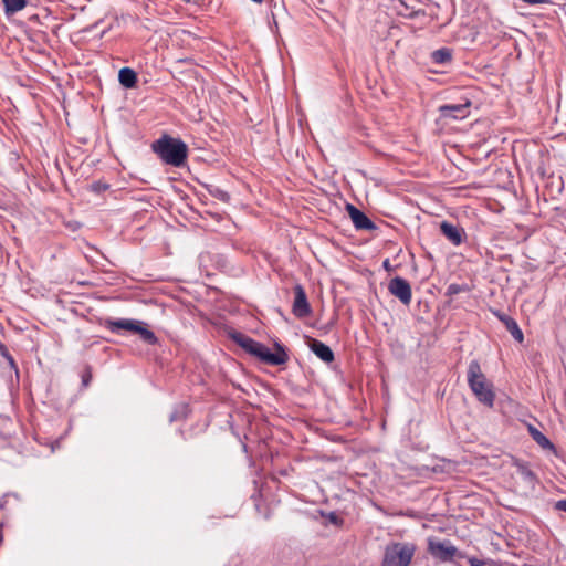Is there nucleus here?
Listing matches in <instances>:
<instances>
[{
    "label": "nucleus",
    "mask_w": 566,
    "mask_h": 566,
    "mask_svg": "<svg viewBox=\"0 0 566 566\" xmlns=\"http://www.w3.org/2000/svg\"><path fill=\"white\" fill-rule=\"evenodd\" d=\"M555 509L558 511L566 512V499L557 501L555 503Z\"/></svg>",
    "instance_id": "26"
},
{
    "label": "nucleus",
    "mask_w": 566,
    "mask_h": 566,
    "mask_svg": "<svg viewBox=\"0 0 566 566\" xmlns=\"http://www.w3.org/2000/svg\"><path fill=\"white\" fill-rule=\"evenodd\" d=\"M346 211L348 212L356 230L374 231L377 229L375 222L371 221L366 213L356 208L354 205L347 203Z\"/></svg>",
    "instance_id": "10"
},
{
    "label": "nucleus",
    "mask_w": 566,
    "mask_h": 566,
    "mask_svg": "<svg viewBox=\"0 0 566 566\" xmlns=\"http://www.w3.org/2000/svg\"><path fill=\"white\" fill-rule=\"evenodd\" d=\"M431 60L439 65L448 64L452 61V50L449 48L438 49L431 53Z\"/></svg>",
    "instance_id": "16"
},
{
    "label": "nucleus",
    "mask_w": 566,
    "mask_h": 566,
    "mask_svg": "<svg viewBox=\"0 0 566 566\" xmlns=\"http://www.w3.org/2000/svg\"><path fill=\"white\" fill-rule=\"evenodd\" d=\"M91 377H92V376H91V374H90V373H87V374L83 375V377H82V382H83V385H84V386H87V385H88V382H90V380H91Z\"/></svg>",
    "instance_id": "28"
},
{
    "label": "nucleus",
    "mask_w": 566,
    "mask_h": 566,
    "mask_svg": "<svg viewBox=\"0 0 566 566\" xmlns=\"http://www.w3.org/2000/svg\"><path fill=\"white\" fill-rule=\"evenodd\" d=\"M499 318L516 342L522 343L524 340L523 332L514 318L505 314L499 315Z\"/></svg>",
    "instance_id": "13"
},
{
    "label": "nucleus",
    "mask_w": 566,
    "mask_h": 566,
    "mask_svg": "<svg viewBox=\"0 0 566 566\" xmlns=\"http://www.w3.org/2000/svg\"><path fill=\"white\" fill-rule=\"evenodd\" d=\"M515 467L517 469V473L530 483H534L536 481L535 473L530 469L526 462L516 461Z\"/></svg>",
    "instance_id": "18"
},
{
    "label": "nucleus",
    "mask_w": 566,
    "mask_h": 566,
    "mask_svg": "<svg viewBox=\"0 0 566 566\" xmlns=\"http://www.w3.org/2000/svg\"><path fill=\"white\" fill-rule=\"evenodd\" d=\"M468 385L476 399L488 406L492 407L495 399L493 386L488 381L485 375L481 370L480 363L478 360H471L467 371Z\"/></svg>",
    "instance_id": "3"
},
{
    "label": "nucleus",
    "mask_w": 566,
    "mask_h": 566,
    "mask_svg": "<svg viewBox=\"0 0 566 566\" xmlns=\"http://www.w3.org/2000/svg\"><path fill=\"white\" fill-rule=\"evenodd\" d=\"M321 514L323 517L326 518V521L329 524H333L335 526H342L344 523V520L336 512H328V513L321 512Z\"/></svg>",
    "instance_id": "24"
},
{
    "label": "nucleus",
    "mask_w": 566,
    "mask_h": 566,
    "mask_svg": "<svg viewBox=\"0 0 566 566\" xmlns=\"http://www.w3.org/2000/svg\"><path fill=\"white\" fill-rule=\"evenodd\" d=\"M153 151L167 165L181 167L188 157V147L179 138L163 135L151 144Z\"/></svg>",
    "instance_id": "2"
},
{
    "label": "nucleus",
    "mask_w": 566,
    "mask_h": 566,
    "mask_svg": "<svg viewBox=\"0 0 566 566\" xmlns=\"http://www.w3.org/2000/svg\"><path fill=\"white\" fill-rule=\"evenodd\" d=\"M103 326L114 334H119L120 331L137 334L139 338L147 345H157L159 342L155 333L147 328V324L142 321L129 318H106L103 322Z\"/></svg>",
    "instance_id": "4"
},
{
    "label": "nucleus",
    "mask_w": 566,
    "mask_h": 566,
    "mask_svg": "<svg viewBox=\"0 0 566 566\" xmlns=\"http://www.w3.org/2000/svg\"><path fill=\"white\" fill-rule=\"evenodd\" d=\"M440 231L454 245H460L465 238L463 228L449 221L440 223Z\"/></svg>",
    "instance_id": "11"
},
{
    "label": "nucleus",
    "mask_w": 566,
    "mask_h": 566,
    "mask_svg": "<svg viewBox=\"0 0 566 566\" xmlns=\"http://www.w3.org/2000/svg\"><path fill=\"white\" fill-rule=\"evenodd\" d=\"M0 355L7 360V363L12 369L18 371V366L13 356L9 353L7 346L2 343H0Z\"/></svg>",
    "instance_id": "23"
},
{
    "label": "nucleus",
    "mask_w": 566,
    "mask_h": 566,
    "mask_svg": "<svg viewBox=\"0 0 566 566\" xmlns=\"http://www.w3.org/2000/svg\"><path fill=\"white\" fill-rule=\"evenodd\" d=\"M188 416V406L185 403H181L177 406L174 411L169 416V422H176L186 419Z\"/></svg>",
    "instance_id": "19"
},
{
    "label": "nucleus",
    "mask_w": 566,
    "mask_h": 566,
    "mask_svg": "<svg viewBox=\"0 0 566 566\" xmlns=\"http://www.w3.org/2000/svg\"><path fill=\"white\" fill-rule=\"evenodd\" d=\"M388 291L397 297L403 305H409L412 298L410 283L400 276L391 279L388 283Z\"/></svg>",
    "instance_id": "7"
},
{
    "label": "nucleus",
    "mask_w": 566,
    "mask_h": 566,
    "mask_svg": "<svg viewBox=\"0 0 566 566\" xmlns=\"http://www.w3.org/2000/svg\"><path fill=\"white\" fill-rule=\"evenodd\" d=\"M118 81L125 88H133L137 84V73L130 67H123L118 72Z\"/></svg>",
    "instance_id": "14"
},
{
    "label": "nucleus",
    "mask_w": 566,
    "mask_h": 566,
    "mask_svg": "<svg viewBox=\"0 0 566 566\" xmlns=\"http://www.w3.org/2000/svg\"><path fill=\"white\" fill-rule=\"evenodd\" d=\"M310 348L324 363L329 364L335 359L331 347L318 339H311Z\"/></svg>",
    "instance_id": "12"
},
{
    "label": "nucleus",
    "mask_w": 566,
    "mask_h": 566,
    "mask_svg": "<svg viewBox=\"0 0 566 566\" xmlns=\"http://www.w3.org/2000/svg\"><path fill=\"white\" fill-rule=\"evenodd\" d=\"M428 552L440 562H452L454 558H465L467 555L451 544L450 541L429 539Z\"/></svg>",
    "instance_id": "6"
},
{
    "label": "nucleus",
    "mask_w": 566,
    "mask_h": 566,
    "mask_svg": "<svg viewBox=\"0 0 566 566\" xmlns=\"http://www.w3.org/2000/svg\"><path fill=\"white\" fill-rule=\"evenodd\" d=\"M471 102L465 101L461 104H444L439 107L441 118L463 119L470 114Z\"/></svg>",
    "instance_id": "8"
},
{
    "label": "nucleus",
    "mask_w": 566,
    "mask_h": 566,
    "mask_svg": "<svg viewBox=\"0 0 566 566\" xmlns=\"http://www.w3.org/2000/svg\"><path fill=\"white\" fill-rule=\"evenodd\" d=\"M469 286L467 284H455L452 283L447 287L446 296L452 297L454 295H458L462 292H469Z\"/></svg>",
    "instance_id": "20"
},
{
    "label": "nucleus",
    "mask_w": 566,
    "mask_h": 566,
    "mask_svg": "<svg viewBox=\"0 0 566 566\" xmlns=\"http://www.w3.org/2000/svg\"><path fill=\"white\" fill-rule=\"evenodd\" d=\"M293 314L298 318L308 316L312 312L304 287L301 284L294 286Z\"/></svg>",
    "instance_id": "9"
},
{
    "label": "nucleus",
    "mask_w": 566,
    "mask_h": 566,
    "mask_svg": "<svg viewBox=\"0 0 566 566\" xmlns=\"http://www.w3.org/2000/svg\"><path fill=\"white\" fill-rule=\"evenodd\" d=\"M208 190L213 198H217L223 202H228L230 200V195L217 186H210Z\"/></svg>",
    "instance_id": "21"
},
{
    "label": "nucleus",
    "mask_w": 566,
    "mask_h": 566,
    "mask_svg": "<svg viewBox=\"0 0 566 566\" xmlns=\"http://www.w3.org/2000/svg\"><path fill=\"white\" fill-rule=\"evenodd\" d=\"M382 268H384L386 271H388V272L394 271V268H392V265L390 264L389 259H386V260L382 262Z\"/></svg>",
    "instance_id": "27"
},
{
    "label": "nucleus",
    "mask_w": 566,
    "mask_h": 566,
    "mask_svg": "<svg viewBox=\"0 0 566 566\" xmlns=\"http://www.w3.org/2000/svg\"><path fill=\"white\" fill-rule=\"evenodd\" d=\"M467 558H468V563H469L470 566H484L486 564L485 560L480 559V558L474 557V556L467 557Z\"/></svg>",
    "instance_id": "25"
},
{
    "label": "nucleus",
    "mask_w": 566,
    "mask_h": 566,
    "mask_svg": "<svg viewBox=\"0 0 566 566\" xmlns=\"http://www.w3.org/2000/svg\"><path fill=\"white\" fill-rule=\"evenodd\" d=\"M2 2L4 4L7 15L14 14L23 10L28 4L27 0H2Z\"/></svg>",
    "instance_id": "17"
},
{
    "label": "nucleus",
    "mask_w": 566,
    "mask_h": 566,
    "mask_svg": "<svg viewBox=\"0 0 566 566\" xmlns=\"http://www.w3.org/2000/svg\"><path fill=\"white\" fill-rule=\"evenodd\" d=\"M528 432L531 434V437L533 438V440L539 446L542 447L543 449H547V450H555V446L551 442V440L545 436L537 428H535L534 426H528Z\"/></svg>",
    "instance_id": "15"
},
{
    "label": "nucleus",
    "mask_w": 566,
    "mask_h": 566,
    "mask_svg": "<svg viewBox=\"0 0 566 566\" xmlns=\"http://www.w3.org/2000/svg\"><path fill=\"white\" fill-rule=\"evenodd\" d=\"M0 355L7 360V363L12 369L18 371V366L13 356L9 353L7 346L2 343H0Z\"/></svg>",
    "instance_id": "22"
},
{
    "label": "nucleus",
    "mask_w": 566,
    "mask_h": 566,
    "mask_svg": "<svg viewBox=\"0 0 566 566\" xmlns=\"http://www.w3.org/2000/svg\"><path fill=\"white\" fill-rule=\"evenodd\" d=\"M416 545L407 542H391L384 551L381 566H410Z\"/></svg>",
    "instance_id": "5"
},
{
    "label": "nucleus",
    "mask_w": 566,
    "mask_h": 566,
    "mask_svg": "<svg viewBox=\"0 0 566 566\" xmlns=\"http://www.w3.org/2000/svg\"><path fill=\"white\" fill-rule=\"evenodd\" d=\"M229 337L244 352L270 366L284 365L289 360L285 347L280 343H275V352H271L269 347L241 332L232 329Z\"/></svg>",
    "instance_id": "1"
}]
</instances>
